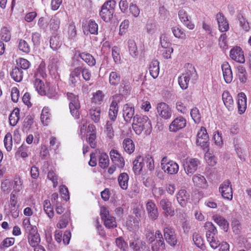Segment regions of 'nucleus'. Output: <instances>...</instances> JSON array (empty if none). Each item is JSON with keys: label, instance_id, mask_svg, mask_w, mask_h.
Wrapping results in <instances>:
<instances>
[{"label": "nucleus", "instance_id": "1", "mask_svg": "<svg viewBox=\"0 0 251 251\" xmlns=\"http://www.w3.org/2000/svg\"><path fill=\"white\" fill-rule=\"evenodd\" d=\"M132 127L136 134L140 135L144 131L146 134L150 133L152 126L149 118L144 115H136L133 117Z\"/></svg>", "mask_w": 251, "mask_h": 251}, {"label": "nucleus", "instance_id": "2", "mask_svg": "<svg viewBox=\"0 0 251 251\" xmlns=\"http://www.w3.org/2000/svg\"><path fill=\"white\" fill-rule=\"evenodd\" d=\"M189 67L181 76L178 77V84L182 89H186L190 82L194 83L198 79V76L195 68L192 65Z\"/></svg>", "mask_w": 251, "mask_h": 251}, {"label": "nucleus", "instance_id": "3", "mask_svg": "<svg viewBox=\"0 0 251 251\" xmlns=\"http://www.w3.org/2000/svg\"><path fill=\"white\" fill-rule=\"evenodd\" d=\"M116 3L115 0H109L105 2L102 5L100 15L105 22H109L113 17Z\"/></svg>", "mask_w": 251, "mask_h": 251}, {"label": "nucleus", "instance_id": "4", "mask_svg": "<svg viewBox=\"0 0 251 251\" xmlns=\"http://www.w3.org/2000/svg\"><path fill=\"white\" fill-rule=\"evenodd\" d=\"M161 169L169 175H176L179 170V165L175 161L164 157L160 163Z\"/></svg>", "mask_w": 251, "mask_h": 251}, {"label": "nucleus", "instance_id": "5", "mask_svg": "<svg viewBox=\"0 0 251 251\" xmlns=\"http://www.w3.org/2000/svg\"><path fill=\"white\" fill-rule=\"evenodd\" d=\"M68 100L70 101L69 108L72 116L75 118H79L78 110L80 107V103L77 96L72 93L67 94Z\"/></svg>", "mask_w": 251, "mask_h": 251}, {"label": "nucleus", "instance_id": "6", "mask_svg": "<svg viewBox=\"0 0 251 251\" xmlns=\"http://www.w3.org/2000/svg\"><path fill=\"white\" fill-rule=\"evenodd\" d=\"M100 215L103 221L104 226L108 228H114L117 226V223L115 217L109 214L108 208L105 206L100 208Z\"/></svg>", "mask_w": 251, "mask_h": 251}, {"label": "nucleus", "instance_id": "7", "mask_svg": "<svg viewBox=\"0 0 251 251\" xmlns=\"http://www.w3.org/2000/svg\"><path fill=\"white\" fill-rule=\"evenodd\" d=\"M45 74L43 71L37 70L34 75V85L36 90L41 96H45L46 89L42 78H44Z\"/></svg>", "mask_w": 251, "mask_h": 251}, {"label": "nucleus", "instance_id": "8", "mask_svg": "<svg viewBox=\"0 0 251 251\" xmlns=\"http://www.w3.org/2000/svg\"><path fill=\"white\" fill-rule=\"evenodd\" d=\"M200 161L197 158H186L183 162V168L185 173L191 176L197 170Z\"/></svg>", "mask_w": 251, "mask_h": 251}, {"label": "nucleus", "instance_id": "9", "mask_svg": "<svg viewBox=\"0 0 251 251\" xmlns=\"http://www.w3.org/2000/svg\"><path fill=\"white\" fill-rule=\"evenodd\" d=\"M157 114L161 118L168 120L171 118L172 115L171 107L166 103L161 102L156 106Z\"/></svg>", "mask_w": 251, "mask_h": 251}, {"label": "nucleus", "instance_id": "10", "mask_svg": "<svg viewBox=\"0 0 251 251\" xmlns=\"http://www.w3.org/2000/svg\"><path fill=\"white\" fill-rule=\"evenodd\" d=\"M163 234L166 242L171 246L174 247L177 242L176 235L175 229L167 226L163 229Z\"/></svg>", "mask_w": 251, "mask_h": 251}, {"label": "nucleus", "instance_id": "11", "mask_svg": "<svg viewBox=\"0 0 251 251\" xmlns=\"http://www.w3.org/2000/svg\"><path fill=\"white\" fill-rule=\"evenodd\" d=\"M219 192L222 197L228 200H231L233 198L232 189L231 182L229 180L224 181L219 187Z\"/></svg>", "mask_w": 251, "mask_h": 251}, {"label": "nucleus", "instance_id": "12", "mask_svg": "<svg viewBox=\"0 0 251 251\" xmlns=\"http://www.w3.org/2000/svg\"><path fill=\"white\" fill-rule=\"evenodd\" d=\"M196 143L203 149H205L208 146L209 136L205 127H201L199 130L197 135Z\"/></svg>", "mask_w": 251, "mask_h": 251}, {"label": "nucleus", "instance_id": "13", "mask_svg": "<svg viewBox=\"0 0 251 251\" xmlns=\"http://www.w3.org/2000/svg\"><path fill=\"white\" fill-rule=\"evenodd\" d=\"M186 125V120L182 116H179L175 119L169 126V130L171 132H176L184 128Z\"/></svg>", "mask_w": 251, "mask_h": 251}, {"label": "nucleus", "instance_id": "14", "mask_svg": "<svg viewBox=\"0 0 251 251\" xmlns=\"http://www.w3.org/2000/svg\"><path fill=\"white\" fill-rule=\"evenodd\" d=\"M230 57L237 62L243 63L245 61L243 51L239 47L236 46L230 50Z\"/></svg>", "mask_w": 251, "mask_h": 251}, {"label": "nucleus", "instance_id": "15", "mask_svg": "<svg viewBox=\"0 0 251 251\" xmlns=\"http://www.w3.org/2000/svg\"><path fill=\"white\" fill-rule=\"evenodd\" d=\"M112 161L119 168H122L125 166V160L118 151L112 150L110 152Z\"/></svg>", "mask_w": 251, "mask_h": 251}, {"label": "nucleus", "instance_id": "16", "mask_svg": "<svg viewBox=\"0 0 251 251\" xmlns=\"http://www.w3.org/2000/svg\"><path fill=\"white\" fill-rule=\"evenodd\" d=\"M146 209L149 217L152 220H156L159 215L157 207L152 201H149L146 203Z\"/></svg>", "mask_w": 251, "mask_h": 251}, {"label": "nucleus", "instance_id": "17", "mask_svg": "<svg viewBox=\"0 0 251 251\" xmlns=\"http://www.w3.org/2000/svg\"><path fill=\"white\" fill-rule=\"evenodd\" d=\"M223 75L225 82L230 83L233 79V74L230 65L227 62H225L222 65Z\"/></svg>", "mask_w": 251, "mask_h": 251}, {"label": "nucleus", "instance_id": "18", "mask_svg": "<svg viewBox=\"0 0 251 251\" xmlns=\"http://www.w3.org/2000/svg\"><path fill=\"white\" fill-rule=\"evenodd\" d=\"M25 234L27 236L28 243L32 247L39 245L40 237L37 229H34L33 230L27 232Z\"/></svg>", "mask_w": 251, "mask_h": 251}, {"label": "nucleus", "instance_id": "19", "mask_svg": "<svg viewBox=\"0 0 251 251\" xmlns=\"http://www.w3.org/2000/svg\"><path fill=\"white\" fill-rule=\"evenodd\" d=\"M81 67H77L71 72L69 77V83L72 87H75L80 81V75Z\"/></svg>", "mask_w": 251, "mask_h": 251}, {"label": "nucleus", "instance_id": "20", "mask_svg": "<svg viewBox=\"0 0 251 251\" xmlns=\"http://www.w3.org/2000/svg\"><path fill=\"white\" fill-rule=\"evenodd\" d=\"M192 181L194 185L200 188H206L208 186L205 177L199 174H196L193 176Z\"/></svg>", "mask_w": 251, "mask_h": 251}, {"label": "nucleus", "instance_id": "21", "mask_svg": "<svg viewBox=\"0 0 251 251\" xmlns=\"http://www.w3.org/2000/svg\"><path fill=\"white\" fill-rule=\"evenodd\" d=\"M134 114V108L130 104H126L124 105L123 115L126 122H130Z\"/></svg>", "mask_w": 251, "mask_h": 251}, {"label": "nucleus", "instance_id": "22", "mask_svg": "<svg viewBox=\"0 0 251 251\" xmlns=\"http://www.w3.org/2000/svg\"><path fill=\"white\" fill-rule=\"evenodd\" d=\"M160 205L164 211L166 216H173L174 215V210L172 207V203L167 199H163L160 201Z\"/></svg>", "mask_w": 251, "mask_h": 251}, {"label": "nucleus", "instance_id": "23", "mask_svg": "<svg viewBox=\"0 0 251 251\" xmlns=\"http://www.w3.org/2000/svg\"><path fill=\"white\" fill-rule=\"evenodd\" d=\"M238 109L240 114L244 113L247 108V98L243 92L238 95Z\"/></svg>", "mask_w": 251, "mask_h": 251}, {"label": "nucleus", "instance_id": "24", "mask_svg": "<svg viewBox=\"0 0 251 251\" xmlns=\"http://www.w3.org/2000/svg\"><path fill=\"white\" fill-rule=\"evenodd\" d=\"M216 19L218 24L219 30L221 32H225L228 30L229 25L223 15L218 13L216 15Z\"/></svg>", "mask_w": 251, "mask_h": 251}, {"label": "nucleus", "instance_id": "25", "mask_svg": "<svg viewBox=\"0 0 251 251\" xmlns=\"http://www.w3.org/2000/svg\"><path fill=\"white\" fill-rule=\"evenodd\" d=\"M189 193L185 190L181 189L177 193L176 200L182 207H184L189 199Z\"/></svg>", "mask_w": 251, "mask_h": 251}, {"label": "nucleus", "instance_id": "26", "mask_svg": "<svg viewBox=\"0 0 251 251\" xmlns=\"http://www.w3.org/2000/svg\"><path fill=\"white\" fill-rule=\"evenodd\" d=\"M222 100L225 105L229 110L233 109L234 101L232 97L228 91H225L223 93Z\"/></svg>", "mask_w": 251, "mask_h": 251}, {"label": "nucleus", "instance_id": "27", "mask_svg": "<svg viewBox=\"0 0 251 251\" xmlns=\"http://www.w3.org/2000/svg\"><path fill=\"white\" fill-rule=\"evenodd\" d=\"M101 108L99 106H93L89 110V116L95 123L100 122V119Z\"/></svg>", "mask_w": 251, "mask_h": 251}, {"label": "nucleus", "instance_id": "28", "mask_svg": "<svg viewBox=\"0 0 251 251\" xmlns=\"http://www.w3.org/2000/svg\"><path fill=\"white\" fill-rule=\"evenodd\" d=\"M133 170L135 174H139L144 165V158L138 155L133 162Z\"/></svg>", "mask_w": 251, "mask_h": 251}, {"label": "nucleus", "instance_id": "29", "mask_svg": "<svg viewBox=\"0 0 251 251\" xmlns=\"http://www.w3.org/2000/svg\"><path fill=\"white\" fill-rule=\"evenodd\" d=\"M213 221L223 230L227 231L228 228V223L223 217L219 215L213 216Z\"/></svg>", "mask_w": 251, "mask_h": 251}, {"label": "nucleus", "instance_id": "30", "mask_svg": "<svg viewBox=\"0 0 251 251\" xmlns=\"http://www.w3.org/2000/svg\"><path fill=\"white\" fill-rule=\"evenodd\" d=\"M149 70L151 76L156 78L159 73V62L157 60H152L150 64Z\"/></svg>", "mask_w": 251, "mask_h": 251}, {"label": "nucleus", "instance_id": "31", "mask_svg": "<svg viewBox=\"0 0 251 251\" xmlns=\"http://www.w3.org/2000/svg\"><path fill=\"white\" fill-rule=\"evenodd\" d=\"M128 175L126 173H123L120 174L118 177L119 185L121 189L126 190L128 186Z\"/></svg>", "mask_w": 251, "mask_h": 251}, {"label": "nucleus", "instance_id": "32", "mask_svg": "<svg viewBox=\"0 0 251 251\" xmlns=\"http://www.w3.org/2000/svg\"><path fill=\"white\" fill-rule=\"evenodd\" d=\"M236 75L240 81L242 83H245L247 80V73L245 68L242 65H239L236 67Z\"/></svg>", "mask_w": 251, "mask_h": 251}, {"label": "nucleus", "instance_id": "33", "mask_svg": "<svg viewBox=\"0 0 251 251\" xmlns=\"http://www.w3.org/2000/svg\"><path fill=\"white\" fill-rule=\"evenodd\" d=\"M129 246L133 251H145L146 250V243L141 240L130 242Z\"/></svg>", "mask_w": 251, "mask_h": 251}, {"label": "nucleus", "instance_id": "34", "mask_svg": "<svg viewBox=\"0 0 251 251\" xmlns=\"http://www.w3.org/2000/svg\"><path fill=\"white\" fill-rule=\"evenodd\" d=\"M11 77L16 82H20L23 78V71L19 67H15L10 73Z\"/></svg>", "mask_w": 251, "mask_h": 251}, {"label": "nucleus", "instance_id": "35", "mask_svg": "<svg viewBox=\"0 0 251 251\" xmlns=\"http://www.w3.org/2000/svg\"><path fill=\"white\" fill-rule=\"evenodd\" d=\"M19 115L20 109L18 108L14 109L9 117L10 126H14L17 125L20 119Z\"/></svg>", "mask_w": 251, "mask_h": 251}, {"label": "nucleus", "instance_id": "36", "mask_svg": "<svg viewBox=\"0 0 251 251\" xmlns=\"http://www.w3.org/2000/svg\"><path fill=\"white\" fill-rule=\"evenodd\" d=\"M123 147L125 151L128 154L132 153L135 150L134 144L133 141L129 138H126L124 140Z\"/></svg>", "mask_w": 251, "mask_h": 251}, {"label": "nucleus", "instance_id": "37", "mask_svg": "<svg viewBox=\"0 0 251 251\" xmlns=\"http://www.w3.org/2000/svg\"><path fill=\"white\" fill-rule=\"evenodd\" d=\"M121 80L120 74L116 71H112L109 75V82L112 86H117Z\"/></svg>", "mask_w": 251, "mask_h": 251}, {"label": "nucleus", "instance_id": "38", "mask_svg": "<svg viewBox=\"0 0 251 251\" xmlns=\"http://www.w3.org/2000/svg\"><path fill=\"white\" fill-rule=\"evenodd\" d=\"M79 57L89 66H94L96 64L94 57L89 53L82 52L79 54Z\"/></svg>", "mask_w": 251, "mask_h": 251}, {"label": "nucleus", "instance_id": "39", "mask_svg": "<svg viewBox=\"0 0 251 251\" xmlns=\"http://www.w3.org/2000/svg\"><path fill=\"white\" fill-rule=\"evenodd\" d=\"M118 103L116 101H113L110 105L109 110V116L112 121H114L115 120L118 114Z\"/></svg>", "mask_w": 251, "mask_h": 251}, {"label": "nucleus", "instance_id": "40", "mask_svg": "<svg viewBox=\"0 0 251 251\" xmlns=\"http://www.w3.org/2000/svg\"><path fill=\"white\" fill-rule=\"evenodd\" d=\"M128 49L129 54L134 58H136L138 55L137 47L133 40L129 39L127 42Z\"/></svg>", "mask_w": 251, "mask_h": 251}, {"label": "nucleus", "instance_id": "41", "mask_svg": "<svg viewBox=\"0 0 251 251\" xmlns=\"http://www.w3.org/2000/svg\"><path fill=\"white\" fill-rule=\"evenodd\" d=\"M204 227L207 230L206 236L216 235L217 230L215 226L210 222H207L204 224Z\"/></svg>", "mask_w": 251, "mask_h": 251}, {"label": "nucleus", "instance_id": "42", "mask_svg": "<svg viewBox=\"0 0 251 251\" xmlns=\"http://www.w3.org/2000/svg\"><path fill=\"white\" fill-rule=\"evenodd\" d=\"M62 45L61 41L57 35L52 36L50 39V47L53 50L59 49Z\"/></svg>", "mask_w": 251, "mask_h": 251}, {"label": "nucleus", "instance_id": "43", "mask_svg": "<svg viewBox=\"0 0 251 251\" xmlns=\"http://www.w3.org/2000/svg\"><path fill=\"white\" fill-rule=\"evenodd\" d=\"M50 109L48 107L43 108L41 114V120L43 124L45 126L47 125L50 120Z\"/></svg>", "mask_w": 251, "mask_h": 251}, {"label": "nucleus", "instance_id": "44", "mask_svg": "<svg viewBox=\"0 0 251 251\" xmlns=\"http://www.w3.org/2000/svg\"><path fill=\"white\" fill-rule=\"evenodd\" d=\"M16 153L23 158H26L29 153V147L25 144H23L18 149Z\"/></svg>", "mask_w": 251, "mask_h": 251}, {"label": "nucleus", "instance_id": "45", "mask_svg": "<svg viewBox=\"0 0 251 251\" xmlns=\"http://www.w3.org/2000/svg\"><path fill=\"white\" fill-rule=\"evenodd\" d=\"M172 31L175 37L185 39L186 34L184 30L179 26H174L172 28Z\"/></svg>", "mask_w": 251, "mask_h": 251}, {"label": "nucleus", "instance_id": "46", "mask_svg": "<svg viewBox=\"0 0 251 251\" xmlns=\"http://www.w3.org/2000/svg\"><path fill=\"white\" fill-rule=\"evenodd\" d=\"M104 133L107 138L112 139L114 136V131L113 129L112 123L111 122L107 121L104 126Z\"/></svg>", "mask_w": 251, "mask_h": 251}, {"label": "nucleus", "instance_id": "47", "mask_svg": "<svg viewBox=\"0 0 251 251\" xmlns=\"http://www.w3.org/2000/svg\"><path fill=\"white\" fill-rule=\"evenodd\" d=\"M152 251H164L166 245L164 239H158L152 246Z\"/></svg>", "mask_w": 251, "mask_h": 251}, {"label": "nucleus", "instance_id": "48", "mask_svg": "<svg viewBox=\"0 0 251 251\" xmlns=\"http://www.w3.org/2000/svg\"><path fill=\"white\" fill-rule=\"evenodd\" d=\"M43 207L45 212L48 217L50 218H52L54 215V212L53 211V208L52 207L49 200H46L44 201Z\"/></svg>", "mask_w": 251, "mask_h": 251}, {"label": "nucleus", "instance_id": "49", "mask_svg": "<svg viewBox=\"0 0 251 251\" xmlns=\"http://www.w3.org/2000/svg\"><path fill=\"white\" fill-rule=\"evenodd\" d=\"M104 97V95L102 91H97L93 94L92 101L96 104H100L103 100Z\"/></svg>", "mask_w": 251, "mask_h": 251}, {"label": "nucleus", "instance_id": "50", "mask_svg": "<svg viewBox=\"0 0 251 251\" xmlns=\"http://www.w3.org/2000/svg\"><path fill=\"white\" fill-rule=\"evenodd\" d=\"M3 142L6 150L8 151H11L12 148V137L10 133L8 132L6 134Z\"/></svg>", "mask_w": 251, "mask_h": 251}, {"label": "nucleus", "instance_id": "51", "mask_svg": "<svg viewBox=\"0 0 251 251\" xmlns=\"http://www.w3.org/2000/svg\"><path fill=\"white\" fill-rule=\"evenodd\" d=\"M109 158L105 153H101L99 156V165L102 168H106L109 164Z\"/></svg>", "mask_w": 251, "mask_h": 251}, {"label": "nucleus", "instance_id": "52", "mask_svg": "<svg viewBox=\"0 0 251 251\" xmlns=\"http://www.w3.org/2000/svg\"><path fill=\"white\" fill-rule=\"evenodd\" d=\"M87 28L92 34L97 35L98 33V25L94 20H90L88 24Z\"/></svg>", "mask_w": 251, "mask_h": 251}, {"label": "nucleus", "instance_id": "53", "mask_svg": "<svg viewBox=\"0 0 251 251\" xmlns=\"http://www.w3.org/2000/svg\"><path fill=\"white\" fill-rule=\"evenodd\" d=\"M67 34L69 39H73L76 36V30L74 23L71 22L69 24L67 28Z\"/></svg>", "mask_w": 251, "mask_h": 251}, {"label": "nucleus", "instance_id": "54", "mask_svg": "<svg viewBox=\"0 0 251 251\" xmlns=\"http://www.w3.org/2000/svg\"><path fill=\"white\" fill-rule=\"evenodd\" d=\"M60 24V19L57 17L54 16L50 20V28L54 31H57L59 27Z\"/></svg>", "mask_w": 251, "mask_h": 251}, {"label": "nucleus", "instance_id": "55", "mask_svg": "<svg viewBox=\"0 0 251 251\" xmlns=\"http://www.w3.org/2000/svg\"><path fill=\"white\" fill-rule=\"evenodd\" d=\"M12 186L13 191L12 193H13L15 195L22 189V183L20 178H16L14 180L12 181Z\"/></svg>", "mask_w": 251, "mask_h": 251}, {"label": "nucleus", "instance_id": "56", "mask_svg": "<svg viewBox=\"0 0 251 251\" xmlns=\"http://www.w3.org/2000/svg\"><path fill=\"white\" fill-rule=\"evenodd\" d=\"M206 238L210 247L213 249H216L221 244H220L219 241L218 240L216 235L211 236H209L206 237Z\"/></svg>", "mask_w": 251, "mask_h": 251}, {"label": "nucleus", "instance_id": "57", "mask_svg": "<svg viewBox=\"0 0 251 251\" xmlns=\"http://www.w3.org/2000/svg\"><path fill=\"white\" fill-rule=\"evenodd\" d=\"M18 47L20 50L25 53H28L30 51L29 45L25 40L23 39L19 40Z\"/></svg>", "mask_w": 251, "mask_h": 251}, {"label": "nucleus", "instance_id": "58", "mask_svg": "<svg viewBox=\"0 0 251 251\" xmlns=\"http://www.w3.org/2000/svg\"><path fill=\"white\" fill-rule=\"evenodd\" d=\"M190 114L195 123L198 124L201 122V115L197 108H193L191 111Z\"/></svg>", "mask_w": 251, "mask_h": 251}, {"label": "nucleus", "instance_id": "59", "mask_svg": "<svg viewBox=\"0 0 251 251\" xmlns=\"http://www.w3.org/2000/svg\"><path fill=\"white\" fill-rule=\"evenodd\" d=\"M17 66L24 70H27L30 67V62L25 59L20 58L17 60Z\"/></svg>", "mask_w": 251, "mask_h": 251}, {"label": "nucleus", "instance_id": "60", "mask_svg": "<svg viewBox=\"0 0 251 251\" xmlns=\"http://www.w3.org/2000/svg\"><path fill=\"white\" fill-rule=\"evenodd\" d=\"M1 39L5 41L8 42L11 38V34L10 30L6 27H3L1 29L0 31Z\"/></svg>", "mask_w": 251, "mask_h": 251}, {"label": "nucleus", "instance_id": "61", "mask_svg": "<svg viewBox=\"0 0 251 251\" xmlns=\"http://www.w3.org/2000/svg\"><path fill=\"white\" fill-rule=\"evenodd\" d=\"M112 55L115 63H119L121 60V56L120 54V50L117 47L114 46L112 48Z\"/></svg>", "mask_w": 251, "mask_h": 251}, {"label": "nucleus", "instance_id": "62", "mask_svg": "<svg viewBox=\"0 0 251 251\" xmlns=\"http://www.w3.org/2000/svg\"><path fill=\"white\" fill-rule=\"evenodd\" d=\"M193 240L195 244L199 248L202 249L203 246V239L201 235L198 233H194L193 236Z\"/></svg>", "mask_w": 251, "mask_h": 251}, {"label": "nucleus", "instance_id": "63", "mask_svg": "<svg viewBox=\"0 0 251 251\" xmlns=\"http://www.w3.org/2000/svg\"><path fill=\"white\" fill-rule=\"evenodd\" d=\"M12 181L6 179L2 182L1 184V190L6 193H9L12 188Z\"/></svg>", "mask_w": 251, "mask_h": 251}, {"label": "nucleus", "instance_id": "64", "mask_svg": "<svg viewBox=\"0 0 251 251\" xmlns=\"http://www.w3.org/2000/svg\"><path fill=\"white\" fill-rule=\"evenodd\" d=\"M219 44L221 48L223 50L227 49V36L226 33L222 34L219 39Z\"/></svg>", "mask_w": 251, "mask_h": 251}]
</instances>
